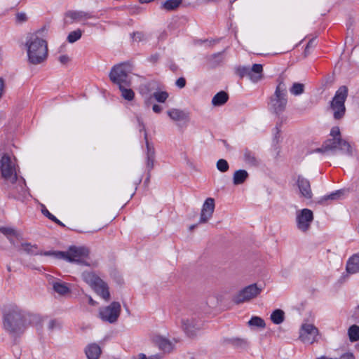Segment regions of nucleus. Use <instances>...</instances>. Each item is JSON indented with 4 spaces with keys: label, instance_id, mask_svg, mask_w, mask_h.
<instances>
[{
    "label": "nucleus",
    "instance_id": "f704fd0d",
    "mask_svg": "<svg viewBox=\"0 0 359 359\" xmlns=\"http://www.w3.org/2000/svg\"><path fill=\"white\" fill-rule=\"evenodd\" d=\"M305 86L303 83L295 82L290 88V92L292 95L297 96L300 95L304 92Z\"/></svg>",
    "mask_w": 359,
    "mask_h": 359
},
{
    "label": "nucleus",
    "instance_id": "0eeeda50",
    "mask_svg": "<svg viewBox=\"0 0 359 359\" xmlns=\"http://www.w3.org/2000/svg\"><path fill=\"white\" fill-rule=\"evenodd\" d=\"M348 93V90L346 86H340L330 103V107L333 111V117L335 120H340L345 115V102Z\"/></svg>",
    "mask_w": 359,
    "mask_h": 359
},
{
    "label": "nucleus",
    "instance_id": "9b49d317",
    "mask_svg": "<svg viewBox=\"0 0 359 359\" xmlns=\"http://www.w3.org/2000/svg\"><path fill=\"white\" fill-rule=\"evenodd\" d=\"M262 290V287H259L256 283H253L240 290L233 297L232 300L236 304H240L257 297Z\"/></svg>",
    "mask_w": 359,
    "mask_h": 359
},
{
    "label": "nucleus",
    "instance_id": "4c0bfd02",
    "mask_svg": "<svg viewBox=\"0 0 359 359\" xmlns=\"http://www.w3.org/2000/svg\"><path fill=\"white\" fill-rule=\"evenodd\" d=\"M152 95L154 99L160 103H164L169 97V94L166 91H156Z\"/></svg>",
    "mask_w": 359,
    "mask_h": 359
},
{
    "label": "nucleus",
    "instance_id": "c756f323",
    "mask_svg": "<svg viewBox=\"0 0 359 359\" xmlns=\"http://www.w3.org/2000/svg\"><path fill=\"white\" fill-rule=\"evenodd\" d=\"M182 3V0H167L162 4L161 8L168 11L177 9Z\"/></svg>",
    "mask_w": 359,
    "mask_h": 359
},
{
    "label": "nucleus",
    "instance_id": "6e6d98bb",
    "mask_svg": "<svg viewBox=\"0 0 359 359\" xmlns=\"http://www.w3.org/2000/svg\"><path fill=\"white\" fill-rule=\"evenodd\" d=\"M339 359H355V357L352 353H346Z\"/></svg>",
    "mask_w": 359,
    "mask_h": 359
},
{
    "label": "nucleus",
    "instance_id": "2f4dec72",
    "mask_svg": "<svg viewBox=\"0 0 359 359\" xmlns=\"http://www.w3.org/2000/svg\"><path fill=\"white\" fill-rule=\"evenodd\" d=\"M53 290L60 295H65L70 292L69 288L65 283L55 282L53 285Z\"/></svg>",
    "mask_w": 359,
    "mask_h": 359
},
{
    "label": "nucleus",
    "instance_id": "680f3d73",
    "mask_svg": "<svg viewBox=\"0 0 359 359\" xmlns=\"http://www.w3.org/2000/svg\"><path fill=\"white\" fill-rule=\"evenodd\" d=\"M170 69L172 72H177V69H178V66H177L176 64H175V63L172 62V63L170 64Z\"/></svg>",
    "mask_w": 359,
    "mask_h": 359
},
{
    "label": "nucleus",
    "instance_id": "13d9d810",
    "mask_svg": "<svg viewBox=\"0 0 359 359\" xmlns=\"http://www.w3.org/2000/svg\"><path fill=\"white\" fill-rule=\"evenodd\" d=\"M315 41H316L315 38H313L309 40V41L308 42L305 48L304 53H306V49H309L311 47H312L314 45Z\"/></svg>",
    "mask_w": 359,
    "mask_h": 359
},
{
    "label": "nucleus",
    "instance_id": "7ed1b4c3",
    "mask_svg": "<svg viewBox=\"0 0 359 359\" xmlns=\"http://www.w3.org/2000/svg\"><path fill=\"white\" fill-rule=\"evenodd\" d=\"M330 136L332 137L326 140L322 147L314 150L318 153L332 152L335 154L337 150L342 154L352 156L353 151L348 142L341 138V132L338 126H334L331 129Z\"/></svg>",
    "mask_w": 359,
    "mask_h": 359
},
{
    "label": "nucleus",
    "instance_id": "c9c22d12",
    "mask_svg": "<svg viewBox=\"0 0 359 359\" xmlns=\"http://www.w3.org/2000/svg\"><path fill=\"white\" fill-rule=\"evenodd\" d=\"M248 323V325L251 327H257L262 329L266 327L264 320L259 316H252Z\"/></svg>",
    "mask_w": 359,
    "mask_h": 359
},
{
    "label": "nucleus",
    "instance_id": "49530a36",
    "mask_svg": "<svg viewBox=\"0 0 359 359\" xmlns=\"http://www.w3.org/2000/svg\"><path fill=\"white\" fill-rule=\"evenodd\" d=\"M41 212L44 216L48 217L51 221L55 219V217L47 210L44 205H41Z\"/></svg>",
    "mask_w": 359,
    "mask_h": 359
},
{
    "label": "nucleus",
    "instance_id": "412c9836",
    "mask_svg": "<svg viewBox=\"0 0 359 359\" xmlns=\"http://www.w3.org/2000/svg\"><path fill=\"white\" fill-rule=\"evenodd\" d=\"M168 116L175 121H189V113L179 109H171L167 111Z\"/></svg>",
    "mask_w": 359,
    "mask_h": 359
},
{
    "label": "nucleus",
    "instance_id": "e433bc0d",
    "mask_svg": "<svg viewBox=\"0 0 359 359\" xmlns=\"http://www.w3.org/2000/svg\"><path fill=\"white\" fill-rule=\"evenodd\" d=\"M0 232L7 236L11 243H13V239L11 238L12 236H18V232L14 229L10 227H0Z\"/></svg>",
    "mask_w": 359,
    "mask_h": 359
},
{
    "label": "nucleus",
    "instance_id": "9d476101",
    "mask_svg": "<svg viewBox=\"0 0 359 359\" xmlns=\"http://www.w3.org/2000/svg\"><path fill=\"white\" fill-rule=\"evenodd\" d=\"M121 307L118 302H113L109 306L100 309L99 316L104 322L115 323L121 313Z\"/></svg>",
    "mask_w": 359,
    "mask_h": 359
},
{
    "label": "nucleus",
    "instance_id": "ddd939ff",
    "mask_svg": "<svg viewBox=\"0 0 359 359\" xmlns=\"http://www.w3.org/2000/svg\"><path fill=\"white\" fill-rule=\"evenodd\" d=\"M182 328L187 337H194L197 332L202 327L201 322L194 317L182 318L181 320Z\"/></svg>",
    "mask_w": 359,
    "mask_h": 359
},
{
    "label": "nucleus",
    "instance_id": "7c9ffc66",
    "mask_svg": "<svg viewBox=\"0 0 359 359\" xmlns=\"http://www.w3.org/2000/svg\"><path fill=\"white\" fill-rule=\"evenodd\" d=\"M210 66L215 68L221 64L223 61L222 52L212 54L208 57Z\"/></svg>",
    "mask_w": 359,
    "mask_h": 359
},
{
    "label": "nucleus",
    "instance_id": "864d4df0",
    "mask_svg": "<svg viewBox=\"0 0 359 359\" xmlns=\"http://www.w3.org/2000/svg\"><path fill=\"white\" fill-rule=\"evenodd\" d=\"M58 325L56 320H51L48 323V329L50 330H53Z\"/></svg>",
    "mask_w": 359,
    "mask_h": 359
},
{
    "label": "nucleus",
    "instance_id": "f3484780",
    "mask_svg": "<svg viewBox=\"0 0 359 359\" xmlns=\"http://www.w3.org/2000/svg\"><path fill=\"white\" fill-rule=\"evenodd\" d=\"M296 184L299 190L301 196L306 199L312 198L313 193L310 181L308 179L301 175H299L296 179Z\"/></svg>",
    "mask_w": 359,
    "mask_h": 359
},
{
    "label": "nucleus",
    "instance_id": "09e8293b",
    "mask_svg": "<svg viewBox=\"0 0 359 359\" xmlns=\"http://www.w3.org/2000/svg\"><path fill=\"white\" fill-rule=\"evenodd\" d=\"M187 83L186 79L184 77L177 79L175 81V85L180 89L185 87Z\"/></svg>",
    "mask_w": 359,
    "mask_h": 359
},
{
    "label": "nucleus",
    "instance_id": "f8f14e48",
    "mask_svg": "<svg viewBox=\"0 0 359 359\" xmlns=\"http://www.w3.org/2000/svg\"><path fill=\"white\" fill-rule=\"evenodd\" d=\"M241 78L248 76L252 81L257 82L263 77V67L260 64H254L251 68L248 67H239L236 69Z\"/></svg>",
    "mask_w": 359,
    "mask_h": 359
},
{
    "label": "nucleus",
    "instance_id": "20e7f679",
    "mask_svg": "<svg viewBox=\"0 0 359 359\" xmlns=\"http://www.w3.org/2000/svg\"><path fill=\"white\" fill-rule=\"evenodd\" d=\"M278 85L273 95L269 98V109L276 115H280L285 111L287 104V86L284 78L278 77Z\"/></svg>",
    "mask_w": 359,
    "mask_h": 359
},
{
    "label": "nucleus",
    "instance_id": "bf43d9fd",
    "mask_svg": "<svg viewBox=\"0 0 359 359\" xmlns=\"http://www.w3.org/2000/svg\"><path fill=\"white\" fill-rule=\"evenodd\" d=\"M4 88V81L2 78H0V98L1 97Z\"/></svg>",
    "mask_w": 359,
    "mask_h": 359
},
{
    "label": "nucleus",
    "instance_id": "338daca9",
    "mask_svg": "<svg viewBox=\"0 0 359 359\" xmlns=\"http://www.w3.org/2000/svg\"><path fill=\"white\" fill-rule=\"evenodd\" d=\"M197 226H198V224L191 225V226H189V230H190V231L194 230V229Z\"/></svg>",
    "mask_w": 359,
    "mask_h": 359
},
{
    "label": "nucleus",
    "instance_id": "ea45409f",
    "mask_svg": "<svg viewBox=\"0 0 359 359\" xmlns=\"http://www.w3.org/2000/svg\"><path fill=\"white\" fill-rule=\"evenodd\" d=\"M276 133L273 138V147L276 150L278 149V144L280 142V129L278 126L275 128Z\"/></svg>",
    "mask_w": 359,
    "mask_h": 359
},
{
    "label": "nucleus",
    "instance_id": "bb28decb",
    "mask_svg": "<svg viewBox=\"0 0 359 359\" xmlns=\"http://www.w3.org/2000/svg\"><path fill=\"white\" fill-rule=\"evenodd\" d=\"M13 185V193L17 192L20 196H24L27 191L26 183L22 177L20 179L18 177V181L15 183L12 184Z\"/></svg>",
    "mask_w": 359,
    "mask_h": 359
},
{
    "label": "nucleus",
    "instance_id": "37998d69",
    "mask_svg": "<svg viewBox=\"0 0 359 359\" xmlns=\"http://www.w3.org/2000/svg\"><path fill=\"white\" fill-rule=\"evenodd\" d=\"M133 41H142L146 39L145 35L143 32H136L131 34Z\"/></svg>",
    "mask_w": 359,
    "mask_h": 359
},
{
    "label": "nucleus",
    "instance_id": "2eb2a0df",
    "mask_svg": "<svg viewBox=\"0 0 359 359\" xmlns=\"http://www.w3.org/2000/svg\"><path fill=\"white\" fill-rule=\"evenodd\" d=\"M318 330L312 324H303L302 325L299 339L304 343L313 344L316 341Z\"/></svg>",
    "mask_w": 359,
    "mask_h": 359
},
{
    "label": "nucleus",
    "instance_id": "423d86ee",
    "mask_svg": "<svg viewBox=\"0 0 359 359\" xmlns=\"http://www.w3.org/2000/svg\"><path fill=\"white\" fill-rule=\"evenodd\" d=\"M133 69V65L130 61L121 62L114 65L109 74L111 81L118 86L125 84L130 86L131 81L129 77V74Z\"/></svg>",
    "mask_w": 359,
    "mask_h": 359
},
{
    "label": "nucleus",
    "instance_id": "c03bdc74",
    "mask_svg": "<svg viewBox=\"0 0 359 359\" xmlns=\"http://www.w3.org/2000/svg\"><path fill=\"white\" fill-rule=\"evenodd\" d=\"M334 197L335 196H334V194L331 193L330 194H328V195L321 197L320 199L318 201V203L321 205H325V204H327V201L329 200L336 201Z\"/></svg>",
    "mask_w": 359,
    "mask_h": 359
},
{
    "label": "nucleus",
    "instance_id": "69168bd1",
    "mask_svg": "<svg viewBox=\"0 0 359 359\" xmlns=\"http://www.w3.org/2000/svg\"><path fill=\"white\" fill-rule=\"evenodd\" d=\"M137 357L138 359H147V357L144 353H140Z\"/></svg>",
    "mask_w": 359,
    "mask_h": 359
},
{
    "label": "nucleus",
    "instance_id": "5fc2aeb1",
    "mask_svg": "<svg viewBox=\"0 0 359 359\" xmlns=\"http://www.w3.org/2000/svg\"><path fill=\"white\" fill-rule=\"evenodd\" d=\"M152 110L154 111V112H155L156 114H159V113H161L162 111L163 108L159 104H154L152 106Z\"/></svg>",
    "mask_w": 359,
    "mask_h": 359
},
{
    "label": "nucleus",
    "instance_id": "a18cd8bd",
    "mask_svg": "<svg viewBox=\"0 0 359 359\" xmlns=\"http://www.w3.org/2000/svg\"><path fill=\"white\" fill-rule=\"evenodd\" d=\"M349 192V190L348 189H339V190H337L334 192H332L334 195V198L336 200H339V199H341V198H343L345 195H346Z\"/></svg>",
    "mask_w": 359,
    "mask_h": 359
},
{
    "label": "nucleus",
    "instance_id": "cd10ccee",
    "mask_svg": "<svg viewBox=\"0 0 359 359\" xmlns=\"http://www.w3.org/2000/svg\"><path fill=\"white\" fill-rule=\"evenodd\" d=\"M271 320L276 325H279L285 320V312L280 309H275L271 314Z\"/></svg>",
    "mask_w": 359,
    "mask_h": 359
},
{
    "label": "nucleus",
    "instance_id": "b1692460",
    "mask_svg": "<svg viewBox=\"0 0 359 359\" xmlns=\"http://www.w3.org/2000/svg\"><path fill=\"white\" fill-rule=\"evenodd\" d=\"M248 177L249 174L245 170H238L233 175V183L234 185L242 184Z\"/></svg>",
    "mask_w": 359,
    "mask_h": 359
},
{
    "label": "nucleus",
    "instance_id": "8fccbe9b",
    "mask_svg": "<svg viewBox=\"0 0 359 359\" xmlns=\"http://www.w3.org/2000/svg\"><path fill=\"white\" fill-rule=\"evenodd\" d=\"M70 59L67 55H62L59 57V61L62 65H67L69 62Z\"/></svg>",
    "mask_w": 359,
    "mask_h": 359
},
{
    "label": "nucleus",
    "instance_id": "39448f33",
    "mask_svg": "<svg viewBox=\"0 0 359 359\" xmlns=\"http://www.w3.org/2000/svg\"><path fill=\"white\" fill-rule=\"evenodd\" d=\"M28 60L33 65L43 62L48 56L47 43L37 36H32L27 41Z\"/></svg>",
    "mask_w": 359,
    "mask_h": 359
},
{
    "label": "nucleus",
    "instance_id": "4468645a",
    "mask_svg": "<svg viewBox=\"0 0 359 359\" xmlns=\"http://www.w3.org/2000/svg\"><path fill=\"white\" fill-rule=\"evenodd\" d=\"M297 226L302 232H306L313 220V212L307 208H304L297 213Z\"/></svg>",
    "mask_w": 359,
    "mask_h": 359
},
{
    "label": "nucleus",
    "instance_id": "a878e982",
    "mask_svg": "<svg viewBox=\"0 0 359 359\" xmlns=\"http://www.w3.org/2000/svg\"><path fill=\"white\" fill-rule=\"evenodd\" d=\"M229 100V95L225 91H219L217 93L212 100V104L213 106H222L224 104Z\"/></svg>",
    "mask_w": 359,
    "mask_h": 359
},
{
    "label": "nucleus",
    "instance_id": "3c124183",
    "mask_svg": "<svg viewBox=\"0 0 359 359\" xmlns=\"http://www.w3.org/2000/svg\"><path fill=\"white\" fill-rule=\"evenodd\" d=\"M153 99H154V97L152 95H151L149 96L147 95L146 97L144 98L145 106L149 107L151 104Z\"/></svg>",
    "mask_w": 359,
    "mask_h": 359
},
{
    "label": "nucleus",
    "instance_id": "aec40b11",
    "mask_svg": "<svg viewBox=\"0 0 359 359\" xmlns=\"http://www.w3.org/2000/svg\"><path fill=\"white\" fill-rule=\"evenodd\" d=\"M346 270L349 274L359 272V253L352 255L346 263Z\"/></svg>",
    "mask_w": 359,
    "mask_h": 359
},
{
    "label": "nucleus",
    "instance_id": "4be33fe9",
    "mask_svg": "<svg viewBox=\"0 0 359 359\" xmlns=\"http://www.w3.org/2000/svg\"><path fill=\"white\" fill-rule=\"evenodd\" d=\"M224 342L228 344H231L235 348L245 349L248 347V341L243 338L233 337V338H226L224 339Z\"/></svg>",
    "mask_w": 359,
    "mask_h": 359
},
{
    "label": "nucleus",
    "instance_id": "6e6552de",
    "mask_svg": "<svg viewBox=\"0 0 359 359\" xmlns=\"http://www.w3.org/2000/svg\"><path fill=\"white\" fill-rule=\"evenodd\" d=\"M83 280L88 284L95 292L104 299L109 300L110 293L107 284L93 272L85 271L82 273Z\"/></svg>",
    "mask_w": 359,
    "mask_h": 359
},
{
    "label": "nucleus",
    "instance_id": "72a5a7b5",
    "mask_svg": "<svg viewBox=\"0 0 359 359\" xmlns=\"http://www.w3.org/2000/svg\"><path fill=\"white\" fill-rule=\"evenodd\" d=\"M142 130L144 131V140L147 147V157L155 158V149L152 144L149 143L148 140L147 133L145 130V126L142 124Z\"/></svg>",
    "mask_w": 359,
    "mask_h": 359
},
{
    "label": "nucleus",
    "instance_id": "c85d7f7f",
    "mask_svg": "<svg viewBox=\"0 0 359 359\" xmlns=\"http://www.w3.org/2000/svg\"><path fill=\"white\" fill-rule=\"evenodd\" d=\"M130 86L121 84L118 86L119 90L121 92V96L128 101H131L134 99L135 93L131 88H128Z\"/></svg>",
    "mask_w": 359,
    "mask_h": 359
},
{
    "label": "nucleus",
    "instance_id": "473e14b6",
    "mask_svg": "<svg viewBox=\"0 0 359 359\" xmlns=\"http://www.w3.org/2000/svg\"><path fill=\"white\" fill-rule=\"evenodd\" d=\"M348 335L349 340L351 342H355L359 340V326L353 325L348 329Z\"/></svg>",
    "mask_w": 359,
    "mask_h": 359
},
{
    "label": "nucleus",
    "instance_id": "393cba45",
    "mask_svg": "<svg viewBox=\"0 0 359 359\" xmlns=\"http://www.w3.org/2000/svg\"><path fill=\"white\" fill-rule=\"evenodd\" d=\"M243 158L245 162L251 166L257 167L260 164V161L255 156V154L248 149H245Z\"/></svg>",
    "mask_w": 359,
    "mask_h": 359
},
{
    "label": "nucleus",
    "instance_id": "052dcab7",
    "mask_svg": "<svg viewBox=\"0 0 359 359\" xmlns=\"http://www.w3.org/2000/svg\"><path fill=\"white\" fill-rule=\"evenodd\" d=\"M167 36H168V34H167L166 31H163L158 36V40H161V41L165 40L167 38Z\"/></svg>",
    "mask_w": 359,
    "mask_h": 359
},
{
    "label": "nucleus",
    "instance_id": "f03ea898",
    "mask_svg": "<svg viewBox=\"0 0 359 359\" xmlns=\"http://www.w3.org/2000/svg\"><path fill=\"white\" fill-rule=\"evenodd\" d=\"M21 246L26 253L31 255L51 256L57 259H64L69 262H77L81 264L88 265L82 258L88 257L89 250L85 247L71 246L68 251H39L36 245H32L29 243H22Z\"/></svg>",
    "mask_w": 359,
    "mask_h": 359
},
{
    "label": "nucleus",
    "instance_id": "4d7b16f0",
    "mask_svg": "<svg viewBox=\"0 0 359 359\" xmlns=\"http://www.w3.org/2000/svg\"><path fill=\"white\" fill-rule=\"evenodd\" d=\"M149 92V89L147 85H143L140 87V93L142 95L147 94Z\"/></svg>",
    "mask_w": 359,
    "mask_h": 359
},
{
    "label": "nucleus",
    "instance_id": "a211bd4d",
    "mask_svg": "<svg viewBox=\"0 0 359 359\" xmlns=\"http://www.w3.org/2000/svg\"><path fill=\"white\" fill-rule=\"evenodd\" d=\"M215 200L212 198H208L202 207L199 224L207 223L208 221L212 217L215 210Z\"/></svg>",
    "mask_w": 359,
    "mask_h": 359
},
{
    "label": "nucleus",
    "instance_id": "dca6fc26",
    "mask_svg": "<svg viewBox=\"0 0 359 359\" xmlns=\"http://www.w3.org/2000/svg\"><path fill=\"white\" fill-rule=\"evenodd\" d=\"M93 17L90 13L82 11H68L65 13L64 24L65 25L72 24L92 18Z\"/></svg>",
    "mask_w": 359,
    "mask_h": 359
},
{
    "label": "nucleus",
    "instance_id": "6ab92c4d",
    "mask_svg": "<svg viewBox=\"0 0 359 359\" xmlns=\"http://www.w3.org/2000/svg\"><path fill=\"white\" fill-rule=\"evenodd\" d=\"M152 343L164 352L170 353L173 349V344L167 338L159 334H154L151 337Z\"/></svg>",
    "mask_w": 359,
    "mask_h": 359
},
{
    "label": "nucleus",
    "instance_id": "774afa93",
    "mask_svg": "<svg viewBox=\"0 0 359 359\" xmlns=\"http://www.w3.org/2000/svg\"><path fill=\"white\" fill-rule=\"evenodd\" d=\"M316 359H338V358H327L326 356H320L319 358H317Z\"/></svg>",
    "mask_w": 359,
    "mask_h": 359
},
{
    "label": "nucleus",
    "instance_id": "1a4fd4ad",
    "mask_svg": "<svg viewBox=\"0 0 359 359\" xmlns=\"http://www.w3.org/2000/svg\"><path fill=\"white\" fill-rule=\"evenodd\" d=\"M0 171L1 177L11 184L18 181V175L15 171V165L11 161L8 154H4L0 160Z\"/></svg>",
    "mask_w": 359,
    "mask_h": 359
},
{
    "label": "nucleus",
    "instance_id": "de8ad7c7",
    "mask_svg": "<svg viewBox=\"0 0 359 359\" xmlns=\"http://www.w3.org/2000/svg\"><path fill=\"white\" fill-rule=\"evenodd\" d=\"M27 20V15L25 13H18L16 14V22L23 23Z\"/></svg>",
    "mask_w": 359,
    "mask_h": 359
},
{
    "label": "nucleus",
    "instance_id": "e2e57ef3",
    "mask_svg": "<svg viewBox=\"0 0 359 359\" xmlns=\"http://www.w3.org/2000/svg\"><path fill=\"white\" fill-rule=\"evenodd\" d=\"M88 303L92 306H95L97 302L93 299L91 297H88Z\"/></svg>",
    "mask_w": 359,
    "mask_h": 359
},
{
    "label": "nucleus",
    "instance_id": "f257e3e1",
    "mask_svg": "<svg viewBox=\"0 0 359 359\" xmlns=\"http://www.w3.org/2000/svg\"><path fill=\"white\" fill-rule=\"evenodd\" d=\"M39 321V316L30 313L15 304L9 305L3 311L4 328L14 337L22 334L28 325Z\"/></svg>",
    "mask_w": 359,
    "mask_h": 359
},
{
    "label": "nucleus",
    "instance_id": "79ce46f5",
    "mask_svg": "<svg viewBox=\"0 0 359 359\" xmlns=\"http://www.w3.org/2000/svg\"><path fill=\"white\" fill-rule=\"evenodd\" d=\"M154 160H155V158L147 157V169L148 171V177H147V180H149V178L150 177V172L154 168Z\"/></svg>",
    "mask_w": 359,
    "mask_h": 359
},
{
    "label": "nucleus",
    "instance_id": "58836bf2",
    "mask_svg": "<svg viewBox=\"0 0 359 359\" xmlns=\"http://www.w3.org/2000/svg\"><path fill=\"white\" fill-rule=\"evenodd\" d=\"M82 36V31L80 29H77L73 32H71L67 36V40L69 43H73L81 39Z\"/></svg>",
    "mask_w": 359,
    "mask_h": 359
},
{
    "label": "nucleus",
    "instance_id": "5701e85b",
    "mask_svg": "<svg viewBox=\"0 0 359 359\" xmlns=\"http://www.w3.org/2000/svg\"><path fill=\"white\" fill-rule=\"evenodd\" d=\"M85 353L88 359H98L102 351L97 344H91L86 347Z\"/></svg>",
    "mask_w": 359,
    "mask_h": 359
},
{
    "label": "nucleus",
    "instance_id": "603ef678",
    "mask_svg": "<svg viewBox=\"0 0 359 359\" xmlns=\"http://www.w3.org/2000/svg\"><path fill=\"white\" fill-rule=\"evenodd\" d=\"M158 59H159V54L155 53L149 57V60L151 62L155 64L158 62Z\"/></svg>",
    "mask_w": 359,
    "mask_h": 359
},
{
    "label": "nucleus",
    "instance_id": "0e129e2a",
    "mask_svg": "<svg viewBox=\"0 0 359 359\" xmlns=\"http://www.w3.org/2000/svg\"><path fill=\"white\" fill-rule=\"evenodd\" d=\"M52 221L60 226H63V227L65 226V224L61 221H60L58 219H57L56 217H55V220H52Z\"/></svg>",
    "mask_w": 359,
    "mask_h": 359
},
{
    "label": "nucleus",
    "instance_id": "a19ab883",
    "mask_svg": "<svg viewBox=\"0 0 359 359\" xmlns=\"http://www.w3.org/2000/svg\"><path fill=\"white\" fill-rule=\"evenodd\" d=\"M217 168L222 172H225L229 170V165L225 159H219L217 162Z\"/></svg>",
    "mask_w": 359,
    "mask_h": 359
}]
</instances>
